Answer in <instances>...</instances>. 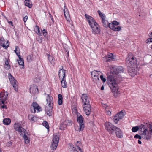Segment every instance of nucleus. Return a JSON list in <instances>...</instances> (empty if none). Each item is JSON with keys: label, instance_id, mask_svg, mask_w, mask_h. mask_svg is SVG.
<instances>
[{"label": "nucleus", "instance_id": "9", "mask_svg": "<svg viewBox=\"0 0 152 152\" xmlns=\"http://www.w3.org/2000/svg\"><path fill=\"white\" fill-rule=\"evenodd\" d=\"M139 129H141V131L142 132L141 135H143L142 137L144 139H146L147 140H148L150 139V137L149 136H146V132L147 131L146 128V126L144 125L141 124L139 126Z\"/></svg>", "mask_w": 152, "mask_h": 152}, {"label": "nucleus", "instance_id": "45", "mask_svg": "<svg viewBox=\"0 0 152 152\" xmlns=\"http://www.w3.org/2000/svg\"><path fill=\"white\" fill-rule=\"evenodd\" d=\"M150 38L147 39L148 42H152V32H151L149 35Z\"/></svg>", "mask_w": 152, "mask_h": 152}, {"label": "nucleus", "instance_id": "50", "mask_svg": "<svg viewBox=\"0 0 152 152\" xmlns=\"http://www.w3.org/2000/svg\"><path fill=\"white\" fill-rule=\"evenodd\" d=\"M4 68L7 70H9L11 68V66L10 65H8L4 66Z\"/></svg>", "mask_w": 152, "mask_h": 152}, {"label": "nucleus", "instance_id": "63", "mask_svg": "<svg viewBox=\"0 0 152 152\" xmlns=\"http://www.w3.org/2000/svg\"><path fill=\"white\" fill-rule=\"evenodd\" d=\"M6 19H7V20L8 21V23L9 24H11L12 26H13V22L12 21H9L8 20V19H7L6 18Z\"/></svg>", "mask_w": 152, "mask_h": 152}, {"label": "nucleus", "instance_id": "36", "mask_svg": "<svg viewBox=\"0 0 152 152\" xmlns=\"http://www.w3.org/2000/svg\"><path fill=\"white\" fill-rule=\"evenodd\" d=\"M18 63V64L20 65L23 66V67L24 68V60L23 58H22L21 60H17Z\"/></svg>", "mask_w": 152, "mask_h": 152}, {"label": "nucleus", "instance_id": "28", "mask_svg": "<svg viewBox=\"0 0 152 152\" xmlns=\"http://www.w3.org/2000/svg\"><path fill=\"white\" fill-rule=\"evenodd\" d=\"M102 22L103 23V26L106 28H107L108 26V22L106 20H105V18L103 19L102 20Z\"/></svg>", "mask_w": 152, "mask_h": 152}, {"label": "nucleus", "instance_id": "13", "mask_svg": "<svg viewBox=\"0 0 152 152\" xmlns=\"http://www.w3.org/2000/svg\"><path fill=\"white\" fill-rule=\"evenodd\" d=\"M53 106L46 107L45 108V111L47 115L49 116H51L53 113L52 109Z\"/></svg>", "mask_w": 152, "mask_h": 152}, {"label": "nucleus", "instance_id": "12", "mask_svg": "<svg viewBox=\"0 0 152 152\" xmlns=\"http://www.w3.org/2000/svg\"><path fill=\"white\" fill-rule=\"evenodd\" d=\"M14 128L16 131L20 133L23 132H26L25 129L21 126L20 124L18 123H15L14 124Z\"/></svg>", "mask_w": 152, "mask_h": 152}, {"label": "nucleus", "instance_id": "15", "mask_svg": "<svg viewBox=\"0 0 152 152\" xmlns=\"http://www.w3.org/2000/svg\"><path fill=\"white\" fill-rule=\"evenodd\" d=\"M65 71L64 69L63 68L60 69L58 72V76L60 79L65 78Z\"/></svg>", "mask_w": 152, "mask_h": 152}, {"label": "nucleus", "instance_id": "25", "mask_svg": "<svg viewBox=\"0 0 152 152\" xmlns=\"http://www.w3.org/2000/svg\"><path fill=\"white\" fill-rule=\"evenodd\" d=\"M3 122L4 125H8L10 123L11 121L10 119L7 118L4 119L3 120Z\"/></svg>", "mask_w": 152, "mask_h": 152}, {"label": "nucleus", "instance_id": "56", "mask_svg": "<svg viewBox=\"0 0 152 152\" xmlns=\"http://www.w3.org/2000/svg\"><path fill=\"white\" fill-rule=\"evenodd\" d=\"M27 19H28V16L27 15H26V16H25L23 18V21L25 23L26 22V21L27 20Z\"/></svg>", "mask_w": 152, "mask_h": 152}, {"label": "nucleus", "instance_id": "54", "mask_svg": "<svg viewBox=\"0 0 152 152\" xmlns=\"http://www.w3.org/2000/svg\"><path fill=\"white\" fill-rule=\"evenodd\" d=\"M15 49L17 51V52L18 54H20V50L18 46L15 47Z\"/></svg>", "mask_w": 152, "mask_h": 152}, {"label": "nucleus", "instance_id": "53", "mask_svg": "<svg viewBox=\"0 0 152 152\" xmlns=\"http://www.w3.org/2000/svg\"><path fill=\"white\" fill-rule=\"evenodd\" d=\"M69 145L70 147L69 150H70V149H71L72 148H74L75 147V146H74V145H73L71 143H69Z\"/></svg>", "mask_w": 152, "mask_h": 152}, {"label": "nucleus", "instance_id": "2", "mask_svg": "<svg viewBox=\"0 0 152 152\" xmlns=\"http://www.w3.org/2000/svg\"><path fill=\"white\" fill-rule=\"evenodd\" d=\"M85 16L92 28V32H94L95 34H99L100 33V29L99 28L98 24L95 21V20L92 17L87 14H85Z\"/></svg>", "mask_w": 152, "mask_h": 152}, {"label": "nucleus", "instance_id": "14", "mask_svg": "<svg viewBox=\"0 0 152 152\" xmlns=\"http://www.w3.org/2000/svg\"><path fill=\"white\" fill-rule=\"evenodd\" d=\"M47 103H48V106H53V98L52 96H50L49 94H47L46 98Z\"/></svg>", "mask_w": 152, "mask_h": 152}, {"label": "nucleus", "instance_id": "64", "mask_svg": "<svg viewBox=\"0 0 152 152\" xmlns=\"http://www.w3.org/2000/svg\"><path fill=\"white\" fill-rule=\"evenodd\" d=\"M17 56H18L19 59L21 60L22 58H21V57L20 55L19 54H18V55H17Z\"/></svg>", "mask_w": 152, "mask_h": 152}, {"label": "nucleus", "instance_id": "8", "mask_svg": "<svg viewBox=\"0 0 152 152\" xmlns=\"http://www.w3.org/2000/svg\"><path fill=\"white\" fill-rule=\"evenodd\" d=\"M8 77L10 79L11 84L14 88L15 91L16 92L17 91L18 88L16 84L17 82V80H15L14 77L11 75L10 73H8Z\"/></svg>", "mask_w": 152, "mask_h": 152}, {"label": "nucleus", "instance_id": "27", "mask_svg": "<svg viewBox=\"0 0 152 152\" xmlns=\"http://www.w3.org/2000/svg\"><path fill=\"white\" fill-rule=\"evenodd\" d=\"M117 114L118 115L119 118L121 119L125 115V112L124 111L123 112L122 110L118 113H117Z\"/></svg>", "mask_w": 152, "mask_h": 152}, {"label": "nucleus", "instance_id": "16", "mask_svg": "<svg viewBox=\"0 0 152 152\" xmlns=\"http://www.w3.org/2000/svg\"><path fill=\"white\" fill-rule=\"evenodd\" d=\"M30 91V93L33 94H38L39 91L38 88L36 86H34L31 87Z\"/></svg>", "mask_w": 152, "mask_h": 152}, {"label": "nucleus", "instance_id": "41", "mask_svg": "<svg viewBox=\"0 0 152 152\" xmlns=\"http://www.w3.org/2000/svg\"><path fill=\"white\" fill-rule=\"evenodd\" d=\"M48 60L50 62H51L54 59V57L50 54L48 55Z\"/></svg>", "mask_w": 152, "mask_h": 152}, {"label": "nucleus", "instance_id": "4", "mask_svg": "<svg viewBox=\"0 0 152 152\" xmlns=\"http://www.w3.org/2000/svg\"><path fill=\"white\" fill-rule=\"evenodd\" d=\"M126 61L128 63L129 66L131 68H135L137 66V64L136 58L134 57L131 53H129L128 54V57L126 58Z\"/></svg>", "mask_w": 152, "mask_h": 152}, {"label": "nucleus", "instance_id": "3", "mask_svg": "<svg viewBox=\"0 0 152 152\" xmlns=\"http://www.w3.org/2000/svg\"><path fill=\"white\" fill-rule=\"evenodd\" d=\"M107 80L112 92L114 94L117 95L118 93V87L114 77L111 75H109L107 76Z\"/></svg>", "mask_w": 152, "mask_h": 152}, {"label": "nucleus", "instance_id": "57", "mask_svg": "<svg viewBox=\"0 0 152 152\" xmlns=\"http://www.w3.org/2000/svg\"><path fill=\"white\" fill-rule=\"evenodd\" d=\"M36 110H37L38 112H39L42 110V108L39 105L38 107H37Z\"/></svg>", "mask_w": 152, "mask_h": 152}, {"label": "nucleus", "instance_id": "39", "mask_svg": "<svg viewBox=\"0 0 152 152\" xmlns=\"http://www.w3.org/2000/svg\"><path fill=\"white\" fill-rule=\"evenodd\" d=\"M64 51L66 52V54H67V56H66V58H68L69 57V51L68 50V48H64Z\"/></svg>", "mask_w": 152, "mask_h": 152}, {"label": "nucleus", "instance_id": "61", "mask_svg": "<svg viewBox=\"0 0 152 152\" xmlns=\"http://www.w3.org/2000/svg\"><path fill=\"white\" fill-rule=\"evenodd\" d=\"M1 107L2 109L5 108V109H7V107H6V106L5 104L1 105Z\"/></svg>", "mask_w": 152, "mask_h": 152}, {"label": "nucleus", "instance_id": "31", "mask_svg": "<svg viewBox=\"0 0 152 152\" xmlns=\"http://www.w3.org/2000/svg\"><path fill=\"white\" fill-rule=\"evenodd\" d=\"M93 79V81L94 83H97L99 82V77L98 75H94L93 77H92Z\"/></svg>", "mask_w": 152, "mask_h": 152}, {"label": "nucleus", "instance_id": "17", "mask_svg": "<svg viewBox=\"0 0 152 152\" xmlns=\"http://www.w3.org/2000/svg\"><path fill=\"white\" fill-rule=\"evenodd\" d=\"M116 136L119 138L123 137V134L120 128L117 127L115 130Z\"/></svg>", "mask_w": 152, "mask_h": 152}, {"label": "nucleus", "instance_id": "24", "mask_svg": "<svg viewBox=\"0 0 152 152\" xmlns=\"http://www.w3.org/2000/svg\"><path fill=\"white\" fill-rule=\"evenodd\" d=\"M30 0H25L24 1L25 5L29 8H31L32 7V4L30 3Z\"/></svg>", "mask_w": 152, "mask_h": 152}, {"label": "nucleus", "instance_id": "11", "mask_svg": "<svg viewBox=\"0 0 152 152\" xmlns=\"http://www.w3.org/2000/svg\"><path fill=\"white\" fill-rule=\"evenodd\" d=\"M114 59V56L113 54L111 53H109L103 58L104 61L107 62L113 61Z\"/></svg>", "mask_w": 152, "mask_h": 152}, {"label": "nucleus", "instance_id": "46", "mask_svg": "<svg viewBox=\"0 0 152 152\" xmlns=\"http://www.w3.org/2000/svg\"><path fill=\"white\" fill-rule=\"evenodd\" d=\"M27 60L28 62H31V55H28L27 57Z\"/></svg>", "mask_w": 152, "mask_h": 152}, {"label": "nucleus", "instance_id": "47", "mask_svg": "<svg viewBox=\"0 0 152 152\" xmlns=\"http://www.w3.org/2000/svg\"><path fill=\"white\" fill-rule=\"evenodd\" d=\"M36 39L37 41L39 43H41L42 42V37H39L37 38Z\"/></svg>", "mask_w": 152, "mask_h": 152}, {"label": "nucleus", "instance_id": "44", "mask_svg": "<svg viewBox=\"0 0 152 152\" xmlns=\"http://www.w3.org/2000/svg\"><path fill=\"white\" fill-rule=\"evenodd\" d=\"M78 150L77 148L76 147H75L73 148L70 149L69 150L71 152H79L77 150Z\"/></svg>", "mask_w": 152, "mask_h": 152}, {"label": "nucleus", "instance_id": "51", "mask_svg": "<svg viewBox=\"0 0 152 152\" xmlns=\"http://www.w3.org/2000/svg\"><path fill=\"white\" fill-rule=\"evenodd\" d=\"M43 35L44 37L46 38V39H47L48 40L49 39V37H48V35H47V32H46L45 33H43Z\"/></svg>", "mask_w": 152, "mask_h": 152}, {"label": "nucleus", "instance_id": "62", "mask_svg": "<svg viewBox=\"0 0 152 152\" xmlns=\"http://www.w3.org/2000/svg\"><path fill=\"white\" fill-rule=\"evenodd\" d=\"M5 59L6 60L5 62V65H9V62L8 60H7L6 58H5Z\"/></svg>", "mask_w": 152, "mask_h": 152}, {"label": "nucleus", "instance_id": "22", "mask_svg": "<svg viewBox=\"0 0 152 152\" xmlns=\"http://www.w3.org/2000/svg\"><path fill=\"white\" fill-rule=\"evenodd\" d=\"M67 83L66 81L65 78H62V80L61 81V86L64 88L67 87Z\"/></svg>", "mask_w": 152, "mask_h": 152}, {"label": "nucleus", "instance_id": "29", "mask_svg": "<svg viewBox=\"0 0 152 152\" xmlns=\"http://www.w3.org/2000/svg\"><path fill=\"white\" fill-rule=\"evenodd\" d=\"M64 15L65 18L69 15V12L65 6L64 7Z\"/></svg>", "mask_w": 152, "mask_h": 152}, {"label": "nucleus", "instance_id": "19", "mask_svg": "<svg viewBox=\"0 0 152 152\" xmlns=\"http://www.w3.org/2000/svg\"><path fill=\"white\" fill-rule=\"evenodd\" d=\"M39 104L36 102L33 103L31 106V111L32 112L35 113L37 108L38 107Z\"/></svg>", "mask_w": 152, "mask_h": 152}, {"label": "nucleus", "instance_id": "49", "mask_svg": "<svg viewBox=\"0 0 152 152\" xmlns=\"http://www.w3.org/2000/svg\"><path fill=\"white\" fill-rule=\"evenodd\" d=\"M149 131L150 132V134L151 135H152V125L151 124H149Z\"/></svg>", "mask_w": 152, "mask_h": 152}, {"label": "nucleus", "instance_id": "32", "mask_svg": "<svg viewBox=\"0 0 152 152\" xmlns=\"http://www.w3.org/2000/svg\"><path fill=\"white\" fill-rule=\"evenodd\" d=\"M120 118L118 116V115L116 114L113 118V121L115 123H117L118 121L120 120Z\"/></svg>", "mask_w": 152, "mask_h": 152}, {"label": "nucleus", "instance_id": "42", "mask_svg": "<svg viewBox=\"0 0 152 152\" xmlns=\"http://www.w3.org/2000/svg\"><path fill=\"white\" fill-rule=\"evenodd\" d=\"M7 100H5L4 99L1 98L0 99V104H5L7 103L6 101Z\"/></svg>", "mask_w": 152, "mask_h": 152}, {"label": "nucleus", "instance_id": "6", "mask_svg": "<svg viewBox=\"0 0 152 152\" xmlns=\"http://www.w3.org/2000/svg\"><path fill=\"white\" fill-rule=\"evenodd\" d=\"M59 139V138L58 135L56 134L53 135L50 146L51 148L53 150H54L56 149L58 145Z\"/></svg>", "mask_w": 152, "mask_h": 152}, {"label": "nucleus", "instance_id": "55", "mask_svg": "<svg viewBox=\"0 0 152 152\" xmlns=\"http://www.w3.org/2000/svg\"><path fill=\"white\" fill-rule=\"evenodd\" d=\"M113 23L114 25L115 26H118V25L119 23V22H117V21H113Z\"/></svg>", "mask_w": 152, "mask_h": 152}, {"label": "nucleus", "instance_id": "23", "mask_svg": "<svg viewBox=\"0 0 152 152\" xmlns=\"http://www.w3.org/2000/svg\"><path fill=\"white\" fill-rule=\"evenodd\" d=\"M58 102L59 105H60L63 103V97L62 96L61 94H59L58 95Z\"/></svg>", "mask_w": 152, "mask_h": 152}, {"label": "nucleus", "instance_id": "59", "mask_svg": "<svg viewBox=\"0 0 152 152\" xmlns=\"http://www.w3.org/2000/svg\"><path fill=\"white\" fill-rule=\"evenodd\" d=\"M49 16H50V18H51V20H52V22H54V19H53V16H52L51 14L49 12Z\"/></svg>", "mask_w": 152, "mask_h": 152}, {"label": "nucleus", "instance_id": "18", "mask_svg": "<svg viewBox=\"0 0 152 152\" xmlns=\"http://www.w3.org/2000/svg\"><path fill=\"white\" fill-rule=\"evenodd\" d=\"M8 95V93L6 91H3L0 93V98L4 99L5 100H7V99Z\"/></svg>", "mask_w": 152, "mask_h": 152}, {"label": "nucleus", "instance_id": "48", "mask_svg": "<svg viewBox=\"0 0 152 152\" xmlns=\"http://www.w3.org/2000/svg\"><path fill=\"white\" fill-rule=\"evenodd\" d=\"M100 77L102 80V81L104 83L106 81V79L105 78H104L103 76L102 75H101L100 76Z\"/></svg>", "mask_w": 152, "mask_h": 152}, {"label": "nucleus", "instance_id": "35", "mask_svg": "<svg viewBox=\"0 0 152 152\" xmlns=\"http://www.w3.org/2000/svg\"><path fill=\"white\" fill-rule=\"evenodd\" d=\"M43 125L47 129H49V127L48 123L46 121H44L42 123Z\"/></svg>", "mask_w": 152, "mask_h": 152}, {"label": "nucleus", "instance_id": "20", "mask_svg": "<svg viewBox=\"0 0 152 152\" xmlns=\"http://www.w3.org/2000/svg\"><path fill=\"white\" fill-rule=\"evenodd\" d=\"M82 145L81 142L80 141H77L75 144V146L80 151V152H83L82 149L80 148V146Z\"/></svg>", "mask_w": 152, "mask_h": 152}, {"label": "nucleus", "instance_id": "58", "mask_svg": "<svg viewBox=\"0 0 152 152\" xmlns=\"http://www.w3.org/2000/svg\"><path fill=\"white\" fill-rule=\"evenodd\" d=\"M100 17H101V18L102 19V20L103 19L105 18H104V15L103 14L101 13L99 15Z\"/></svg>", "mask_w": 152, "mask_h": 152}, {"label": "nucleus", "instance_id": "38", "mask_svg": "<svg viewBox=\"0 0 152 152\" xmlns=\"http://www.w3.org/2000/svg\"><path fill=\"white\" fill-rule=\"evenodd\" d=\"M100 72V71H97L96 70H95L92 72H91V73L92 77H93V76H94V75H98V74L97 73V72Z\"/></svg>", "mask_w": 152, "mask_h": 152}, {"label": "nucleus", "instance_id": "52", "mask_svg": "<svg viewBox=\"0 0 152 152\" xmlns=\"http://www.w3.org/2000/svg\"><path fill=\"white\" fill-rule=\"evenodd\" d=\"M134 137L135 138L138 139V138L139 139H141L142 138V137L140 136V135L136 134L134 136Z\"/></svg>", "mask_w": 152, "mask_h": 152}, {"label": "nucleus", "instance_id": "10", "mask_svg": "<svg viewBox=\"0 0 152 152\" xmlns=\"http://www.w3.org/2000/svg\"><path fill=\"white\" fill-rule=\"evenodd\" d=\"M112 73L113 75H117L122 72L123 71V68L121 66H115L112 67L111 69Z\"/></svg>", "mask_w": 152, "mask_h": 152}, {"label": "nucleus", "instance_id": "60", "mask_svg": "<svg viewBox=\"0 0 152 152\" xmlns=\"http://www.w3.org/2000/svg\"><path fill=\"white\" fill-rule=\"evenodd\" d=\"M73 109L75 111V113H76L77 114V113H79L78 112H77V107H73Z\"/></svg>", "mask_w": 152, "mask_h": 152}, {"label": "nucleus", "instance_id": "37", "mask_svg": "<svg viewBox=\"0 0 152 152\" xmlns=\"http://www.w3.org/2000/svg\"><path fill=\"white\" fill-rule=\"evenodd\" d=\"M139 129V126H136L133 127L132 130L133 132H137Z\"/></svg>", "mask_w": 152, "mask_h": 152}, {"label": "nucleus", "instance_id": "34", "mask_svg": "<svg viewBox=\"0 0 152 152\" xmlns=\"http://www.w3.org/2000/svg\"><path fill=\"white\" fill-rule=\"evenodd\" d=\"M23 137L25 140V143L28 144L29 142V139L28 138V137L26 134H24Z\"/></svg>", "mask_w": 152, "mask_h": 152}, {"label": "nucleus", "instance_id": "5", "mask_svg": "<svg viewBox=\"0 0 152 152\" xmlns=\"http://www.w3.org/2000/svg\"><path fill=\"white\" fill-rule=\"evenodd\" d=\"M77 115V121L79 124V128L77 131H81L84 130V118L83 116L80 114V113H78Z\"/></svg>", "mask_w": 152, "mask_h": 152}, {"label": "nucleus", "instance_id": "43", "mask_svg": "<svg viewBox=\"0 0 152 152\" xmlns=\"http://www.w3.org/2000/svg\"><path fill=\"white\" fill-rule=\"evenodd\" d=\"M121 28V26H118L116 27H115L113 30L115 31H120Z\"/></svg>", "mask_w": 152, "mask_h": 152}, {"label": "nucleus", "instance_id": "40", "mask_svg": "<svg viewBox=\"0 0 152 152\" xmlns=\"http://www.w3.org/2000/svg\"><path fill=\"white\" fill-rule=\"evenodd\" d=\"M108 27L113 30L114 27H115V26L114 25L113 23L112 22L109 24Z\"/></svg>", "mask_w": 152, "mask_h": 152}, {"label": "nucleus", "instance_id": "33", "mask_svg": "<svg viewBox=\"0 0 152 152\" xmlns=\"http://www.w3.org/2000/svg\"><path fill=\"white\" fill-rule=\"evenodd\" d=\"M34 31L39 35H40V32L39 29V27L37 25H36L34 28Z\"/></svg>", "mask_w": 152, "mask_h": 152}, {"label": "nucleus", "instance_id": "30", "mask_svg": "<svg viewBox=\"0 0 152 152\" xmlns=\"http://www.w3.org/2000/svg\"><path fill=\"white\" fill-rule=\"evenodd\" d=\"M128 72L129 75L132 77H134L136 75V72L135 71H133V69H130L128 70Z\"/></svg>", "mask_w": 152, "mask_h": 152}, {"label": "nucleus", "instance_id": "21", "mask_svg": "<svg viewBox=\"0 0 152 152\" xmlns=\"http://www.w3.org/2000/svg\"><path fill=\"white\" fill-rule=\"evenodd\" d=\"M4 39L3 37L0 38V45L1 46H2L3 48L7 49L8 47L9 44H8L7 45H5L3 43V42H4Z\"/></svg>", "mask_w": 152, "mask_h": 152}, {"label": "nucleus", "instance_id": "26", "mask_svg": "<svg viewBox=\"0 0 152 152\" xmlns=\"http://www.w3.org/2000/svg\"><path fill=\"white\" fill-rule=\"evenodd\" d=\"M28 119L32 123H34L36 121V117L31 115L29 116Z\"/></svg>", "mask_w": 152, "mask_h": 152}, {"label": "nucleus", "instance_id": "1", "mask_svg": "<svg viewBox=\"0 0 152 152\" xmlns=\"http://www.w3.org/2000/svg\"><path fill=\"white\" fill-rule=\"evenodd\" d=\"M81 99L83 103V110L86 115L88 116L91 112V106L87 94H82Z\"/></svg>", "mask_w": 152, "mask_h": 152}, {"label": "nucleus", "instance_id": "7", "mask_svg": "<svg viewBox=\"0 0 152 152\" xmlns=\"http://www.w3.org/2000/svg\"><path fill=\"white\" fill-rule=\"evenodd\" d=\"M104 126L106 129L111 134L115 132V130L117 128V127L109 122H106L105 123Z\"/></svg>", "mask_w": 152, "mask_h": 152}]
</instances>
